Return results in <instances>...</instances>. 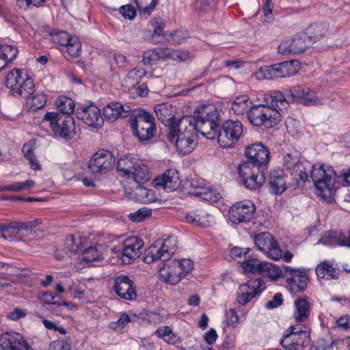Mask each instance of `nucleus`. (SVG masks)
I'll use <instances>...</instances> for the list:
<instances>
[{"mask_svg":"<svg viewBox=\"0 0 350 350\" xmlns=\"http://www.w3.org/2000/svg\"><path fill=\"white\" fill-rule=\"evenodd\" d=\"M247 161L242 162L238 173L246 188L258 189L265 182V166L269 161V151L261 143L254 144L245 150Z\"/></svg>","mask_w":350,"mask_h":350,"instance_id":"obj_1","label":"nucleus"},{"mask_svg":"<svg viewBox=\"0 0 350 350\" xmlns=\"http://www.w3.org/2000/svg\"><path fill=\"white\" fill-rule=\"evenodd\" d=\"M195 120L191 116H183L176 123L171 124L168 128L167 139L176 148L181 154L191 152L196 145L197 134L193 124Z\"/></svg>","mask_w":350,"mask_h":350,"instance_id":"obj_2","label":"nucleus"},{"mask_svg":"<svg viewBox=\"0 0 350 350\" xmlns=\"http://www.w3.org/2000/svg\"><path fill=\"white\" fill-rule=\"evenodd\" d=\"M335 172L331 167H325V165H314L311 171L316 193L324 200L331 202L334 200L336 187L334 186Z\"/></svg>","mask_w":350,"mask_h":350,"instance_id":"obj_3","label":"nucleus"},{"mask_svg":"<svg viewBox=\"0 0 350 350\" xmlns=\"http://www.w3.org/2000/svg\"><path fill=\"white\" fill-rule=\"evenodd\" d=\"M193 269V262L190 259H174L160 269V278L167 284L174 285Z\"/></svg>","mask_w":350,"mask_h":350,"instance_id":"obj_4","label":"nucleus"},{"mask_svg":"<svg viewBox=\"0 0 350 350\" xmlns=\"http://www.w3.org/2000/svg\"><path fill=\"white\" fill-rule=\"evenodd\" d=\"M133 134L141 142L148 141L155 135L154 118L149 113L139 111L129 120Z\"/></svg>","mask_w":350,"mask_h":350,"instance_id":"obj_5","label":"nucleus"},{"mask_svg":"<svg viewBox=\"0 0 350 350\" xmlns=\"http://www.w3.org/2000/svg\"><path fill=\"white\" fill-rule=\"evenodd\" d=\"M44 120L49 122L55 135L66 140L72 139L76 134L75 124L71 116L51 111L45 114Z\"/></svg>","mask_w":350,"mask_h":350,"instance_id":"obj_6","label":"nucleus"},{"mask_svg":"<svg viewBox=\"0 0 350 350\" xmlns=\"http://www.w3.org/2000/svg\"><path fill=\"white\" fill-rule=\"evenodd\" d=\"M280 116L279 111L268 105H254L247 113L248 120L252 125L267 128L277 125L281 120Z\"/></svg>","mask_w":350,"mask_h":350,"instance_id":"obj_7","label":"nucleus"},{"mask_svg":"<svg viewBox=\"0 0 350 350\" xmlns=\"http://www.w3.org/2000/svg\"><path fill=\"white\" fill-rule=\"evenodd\" d=\"M5 85L14 94L29 97L33 92L34 84L32 79L22 69H13L6 76Z\"/></svg>","mask_w":350,"mask_h":350,"instance_id":"obj_8","label":"nucleus"},{"mask_svg":"<svg viewBox=\"0 0 350 350\" xmlns=\"http://www.w3.org/2000/svg\"><path fill=\"white\" fill-rule=\"evenodd\" d=\"M176 250V239L169 237L164 240H157L146 250L144 260L146 263L156 260L165 261L170 258Z\"/></svg>","mask_w":350,"mask_h":350,"instance_id":"obj_9","label":"nucleus"},{"mask_svg":"<svg viewBox=\"0 0 350 350\" xmlns=\"http://www.w3.org/2000/svg\"><path fill=\"white\" fill-rule=\"evenodd\" d=\"M243 133V126L240 121L232 120L224 122L217 135V142L220 146L230 147L238 142Z\"/></svg>","mask_w":350,"mask_h":350,"instance_id":"obj_10","label":"nucleus"},{"mask_svg":"<svg viewBox=\"0 0 350 350\" xmlns=\"http://www.w3.org/2000/svg\"><path fill=\"white\" fill-rule=\"evenodd\" d=\"M242 269L245 273H259L262 275L277 280L282 275V271L275 265L268 261H260L257 259L244 260Z\"/></svg>","mask_w":350,"mask_h":350,"instance_id":"obj_11","label":"nucleus"},{"mask_svg":"<svg viewBox=\"0 0 350 350\" xmlns=\"http://www.w3.org/2000/svg\"><path fill=\"white\" fill-rule=\"evenodd\" d=\"M282 275L286 279L292 293H301L306 288L309 279L304 271L286 266Z\"/></svg>","mask_w":350,"mask_h":350,"instance_id":"obj_12","label":"nucleus"},{"mask_svg":"<svg viewBox=\"0 0 350 350\" xmlns=\"http://www.w3.org/2000/svg\"><path fill=\"white\" fill-rule=\"evenodd\" d=\"M255 211V205L251 200H243L236 202L230 207L228 218L234 224L245 223L254 217Z\"/></svg>","mask_w":350,"mask_h":350,"instance_id":"obj_13","label":"nucleus"},{"mask_svg":"<svg viewBox=\"0 0 350 350\" xmlns=\"http://www.w3.org/2000/svg\"><path fill=\"white\" fill-rule=\"evenodd\" d=\"M254 241L257 248L269 258L278 260L282 256V252L271 233L261 232L254 236Z\"/></svg>","mask_w":350,"mask_h":350,"instance_id":"obj_14","label":"nucleus"},{"mask_svg":"<svg viewBox=\"0 0 350 350\" xmlns=\"http://www.w3.org/2000/svg\"><path fill=\"white\" fill-rule=\"evenodd\" d=\"M265 288V283L260 278L252 279L240 285L237 291V301L242 306L258 296Z\"/></svg>","mask_w":350,"mask_h":350,"instance_id":"obj_15","label":"nucleus"},{"mask_svg":"<svg viewBox=\"0 0 350 350\" xmlns=\"http://www.w3.org/2000/svg\"><path fill=\"white\" fill-rule=\"evenodd\" d=\"M285 92L289 103L300 102L305 105H319L323 104L322 100L316 96L315 92L311 91L307 87L295 85Z\"/></svg>","mask_w":350,"mask_h":350,"instance_id":"obj_16","label":"nucleus"},{"mask_svg":"<svg viewBox=\"0 0 350 350\" xmlns=\"http://www.w3.org/2000/svg\"><path fill=\"white\" fill-rule=\"evenodd\" d=\"M116 159L107 150H98L94 154L88 163V168L92 174L107 173L114 165Z\"/></svg>","mask_w":350,"mask_h":350,"instance_id":"obj_17","label":"nucleus"},{"mask_svg":"<svg viewBox=\"0 0 350 350\" xmlns=\"http://www.w3.org/2000/svg\"><path fill=\"white\" fill-rule=\"evenodd\" d=\"M77 116L85 124L96 129L100 128L104 122L100 110L94 105L78 108Z\"/></svg>","mask_w":350,"mask_h":350,"instance_id":"obj_18","label":"nucleus"},{"mask_svg":"<svg viewBox=\"0 0 350 350\" xmlns=\"http://www.w3.org/2000/svg\"><path fill=\"white\" fill-rule=\"evenodd\" d=\"M113 289L120 297L125 300H133L137 297L133 282L126 275H120L114 279Z\"/></svg>","mask_w":350,"mask_h":350,"instance_id":"obj_19","label":"nucleus"},{"mask_svg":"<svg viewBox=\"0 0 350 350\" xmlns=\"http://www.w3.org/2000/svg\"><path fill=\"white\" fill-rule=\"evenodd\" d=\"M53 40L66 48V51L71 57H77L81 48V44L77 37H72L66 31H59L52 35Z\"/></svg>","mask_w":350,"mask_h":350,"instance_id":"obj_20","label":"nucleus"},{"mask_svg":"<svg viewBox=\"0 0 350 350\" xmlns=\"http://www.w3.org/2000/svg\"><path fill=\"white\" fill-rule=\"evenodd\" d=\"M191 186L193 188V191H191V195L202 200L215 202L221 198L219 191L216 189L206 186L204 182L200 183L198 180H192Z\"/></svg>","mask_w":350,"mask_h":350,"instance_id":"obj_21","label":"nucleus"},{"mask_svg":"<svg viewBox=\"0 0 350 350\" xmlns=\"http://www.w3.org/2000/svg\"><path fill=\"white\" fill-rule=\"evenodd\" d=\"M144 245L142 239L137 237H129L124 240L122 249V258L124 263H129L131 260L138 257Z\"/></svg>","mask_w":350,"mask_h":350,"instance_id":"obj_22","label":"nucleus"},{"mask_svg":"<svg viewBox=\"0 0 350 350\" xmlns=\"http://www.w3.org/2000/svg\"><path fill=\"white\" fill-rule=\"evenodd\" d=\"M0 350H29V348L19 334L5 333L0 336Z\"/></svg>","mask_w":350,"mask_h":350,"instance_id":"obj_23","label":"nucleus"},{"mask_svg":"<svg viewBox=\"0 0 350 350\" xmlns=\"http://www.w3.org/2000/svg\"><path fill=\"white\" fill-rule=\"evenodd\" d=\"M154 182L157 187H162L167 192L176 190L180 185L178 172L175 170H167L162 176L157 177Z\"/></svg>","mask_w":350,"mask_h":350,"instance_id":"obj_24","label":"nucleus"},{"mask_svg":"<svg viewBox=\"0 0 350 350\" xmlns=\"http://www.w3.org/2000/svg\"><path fill=\"white\" fill-rule=\"evenodd\" d=\"M318 243L328 246L350 247L349 230L346 234L337 231L329 232L323 236Z\"/></svg>","mask_w":350,"mask_h":350,"instance_id":"obj_25","label":"nucleus"},{"mask_svg":"<svg viewBox=\"0 0 350 350\" xmlns=\"http://www.w3.org/2000/svg\"><path fill=\"white\" fill-rule=\"evenodd\" d=\"M195 120V123L193 124L196 127V134L198 132L200 133L202 135L208 139H214L218 135V126L219 121H204L203 120Z\"/></svg>","mask_w":350,"mask_h":350,"instance_id":"obj_26","label":"nucleus"},{"mask_svg":"<svg viewBox=\"0 0 350 350\" xmlns=\"http://www.w3.org/2000/svg\"><path fill=\"white\" fill-rule=\"evenodd\" d=\"M274 65L275 78L289 77L296 75L300 69L297 60L283 62Z\"/></svg>","mask_w":350,"mask_h":350,"instance_id":"obj_27","label":"nucleus"},{"mask_svg":"<svg viewBox=\"0 0 350 350\" xmlns=\"http://www.w3.org/2000/svg\"><path fill=\"white\" fill-rule=\"evenodd\" d=\"M128 111L120 103L111 102L103 108V116L107 121L113 122L119 118L125 117Z\"/></svg>","mask_w":350,"mask_h":350,"instance_id":"obj_28","label":"nucleus"},{"mask_svg":"<svg viewBox=\"0 0 350 350\" xmlns=\"http://www.w3.org/2000/svg\"><path fill=\"white\" fill-rule=\"evenodd\" d=\"M186 219L188 223L202 227L208 226L213 223V217L202 209L188 213Z\"/></svg>","mask_w":350,"mask_h":350,"instance_id":"obj_29","label":"nucleus"},{"mask_svg":"<svg viewBox=\"0 0 350 350\" xmlns=\"http://www.w3.org/2000/svg\"><path fill=\"white\" fill-rule=\"evenodd\" d=\"M86 238L79 234L70 235L64 240L63 250L66 254L70 256L81 251Z\"/></svg>","mask_w":350,"mask_h":350,"instance_id":"obj_30","label":"nucleus"},{"mask_svg":"<svg viewBox=\"0 0 350 350\" xmlns=\"http://www.w3.org/2000/svg\"><path fill=\"white\" fill-rule=\"evenodd\" d=\"M316 273L319 278L331 280L338 279L340 270L334 266L332 262L325 260L319 264L316 268Z\"/></svg>","mask_w":350,"mask_h":350,"instance_id":"obj_31","label":"nucleus"},{"mask_svg":"<svg viewBox=\"0 0 350 350\" xmlns=\"http://www.w3.org/2000/svg\"><path fill=\"white\" fill-rule=\"evenodd\" d=\"M190 116L204 121H219L218 110L213 105H202L195 110L193 116Z\"/></svg>","mask_w":350,"mask_h":350,"instance_id":"obj_32","label":"nucleus"},{"mask_svg":"<svg viewBox=\"0 0 350 350\" xmlns=\"http://www.w3.org/2000/svg\"><path fill=\"white\" fill-rule=\"evenodd\" d=\"M328 31V25L325 23H314L310 25L304 33L310 43L323 38Z\"/></svg>","mask_w":350,"mask_h":350,"instance_id":"obj_33","label":"nucleus"},{"mask_svg":"<svg viewBox=\"0 0 350 350\" xmlns=\"http://www.w3.org/2000/svg\"><path fill=\"white\" fill-rule=\"evenodd\" d=\"M18 52L15 46L0 43V71L16 58Z\"/></svg>","mask_w":350,"mask_h":350,"instance_id":"obj_34","label":"nucleus"},{"mask_svg":"<svg viewBox=\"0 0 350 350\" xmlns=\"http://www.w3.org/2000/svg\"><path fill=\"white\" fill-rule=\"evenodd\" d=\"M128 178H133L137 183H144L149 180L147 166L142 161L134 162Z\"/></svg>","mask_w":350,"mask_h":350,"instance_id":"obj_35","label":"nucleus"},{"mask_svg":"<svg viewBox=\"0 0 350 350\" xmlns=\"http://www.w3.org/2000/svg\"><path fill=\"white\" fill-rule=\"evenodd\" d=\"M270 186L275 194H282L286 189V183L282 171L275 170L270 174Z\"/></svg>","mask_w":350,"mask_h":350,"instance_id":"obj_36","label":"nucleus"},{"mask_svg":"<svg viewBox=\"0 0 350 350\" xmlns=\"http://www.w3.org/2000/svg\"><path fill=\"white\" fill-rule=\"evenodd\" d=\"M294 317L297 322H304L310 313V305L306 299L295 301Z\"/></svg>","mask_w":350,"mask_h":350,"instance_id":"obj_37","label":"nucleus"},{"mask_svg":"<svg viewBox=\"0 0 350 350\" xmlns=\"http://www.w3.org/2000/svg\"><path fill=\"white\" fill-rule=\"evenodd\" d=\"M252 101L245 96H237L231 104V109L237 115H243L245 113H249L252 106Z\"/></svg>","mask_w":350,"mask_h":350,"instance_id":"obj_38","label":"nucleus"},{"mask_svg":"<svg viewBox=\"0 0 350 350\" xmlns=\"http://www.w3.org/2000/svg\"><path fill=\"white\" fill-rule=\"evenodd\" d=\"M1 235L3 238L8 241H12L18 238V234L22 233L24 234V230L21 228V222H14L9 225L0 226Z\"/></svg>","mask_w":350,"mask_h":350,"instance_id":"obj_39","label":"nucleus"},{"mask_svg":"<svg viewBox=\"0 0 350 350\" xmlns=\"http://www.w3.org/2000/svg\"><path fill=\"white\" fill-rule=\"evenodd\" d=\"M286 92L282 93L279 91H273L269 94L270 107L278 110L286 109L289 104Z\"/></svg>","mask_w":350,"mask_h":350,"instance_id":"obj_40","label":"nucleus"},{"mask_svg":"<svg viewBox=\"0 0 350 350\" xmlns=\"http://www.w3.org/2000/svg\"><path fill=\"white\" fill-rule=\"evenodd\" d=\"M155 112L158 118L165 124H167V129L170 124L175 123L173 121L174 116L172 111V107L165 104L160 105L155 108Z\"/></svg>","mask_w":350,"mask_h":350,"instance_id":"obj_41","label":"nucleus"},{"mask_svg":"<svg viewBox=\"0 0 350 350\" xmlns=\"http://www.w3.org/2000/svg\"><path fill=\"white\" fill-rule=\"evenodd\" d=\"M142 76H145V72H140L139 70L133 69L122 79V85L125 89L131 90L139 83Z\"/></svg>","mask_w":350,"mask_h":350,"instance_id":"obj_42","label":"nucleus"},{"mask_svg":"<svg viewBox=\"0 0 350 350\" xmlns=\"http://www.w3.org/2000/svg\"><path fill=\"white\" fill-rule=\"evenodd\" d=\"M35 185L36 183L30 179L23 182H14L7 185L0 186V191L19 192L21 191H27L33 188Z\"/></svg>","mask_w":350,"mask_h":350,"instance_id":"obj_43","label":"nucleus"},{"mask_svg":"<svg viewBox=\"0 0 350 350\" xmlns=\"http://www.w3.org/2000/svg\"><path fill=\"white\" fill-rule=\"evenodd\" d=\"M55 105L60 111L59 114H66L70 116L72 114L75 104L72 99L66 96H60L55 100Z\"/></svg>","mask_w":350,"mask_h":350,"instance_id":"obj_44","label":"nucleus"},{"mask_svg":"<svg viewBox=\"0 0 350 350\" xmlns=\"http://www.w3.org/2000/svg\"><path fill=\"white\" fill-rule=\"evenodd\" d=\"M284 165L291 172L295 170H300L302 167L300 154L296 150L288 153L284 158Z\"/></svg>","mask_w":350,"mask_h":350,"instance_id":"obj_45","label":"nucleus"},{"mask_svg":"<svg viewBox=\"0 0 350 350\" xmlns=\"http://www.w3.org/2000/svg\"><path fill=\"white\" fill-rule=\"evenodd\" d=\"M290 41L291 42V51L294 54L304 51L311 44L304 33L295 36Z\"/></svg>","mask_w":350,"mask_h":350,"instance_id":"obj_46","label":"nucleus"},{"mask_svg":"<svg viewBox=\"0 0 350 350\" xmlns=\"http://www.w3.org/2000/svg\"><path fill=\"white\" fill-rule=\"evenodd\" d=\"M102 246H90L86 248L82 253L81 260L85 262H91L103 259Z\"/></svg>","mask_w":350,"mask_h":350,"instance_id":"obj_47","label":"nucleus"},{"mask_svg":"<svg viewBox=\"0 0 350 350\" xmlns=\"http://www.w3.org/2000/svg\"><path fill=\"white\" fill-rule=\"evenodd\" d=\"M25 159L29 161L31 169L33 170H40L41 165L33 152V148L31 144H25L22 149Z\"/></svg>","mask_w":350,"mask_h":350,"instance_id":"obj_48","label":"nucleus"},{"mask_svg":"<svg viewBox=\"0 0 350 350\" xmlns=\"http://www.w3.org/2000/svg\"><path fill=\"white\" fill-rule=\"evenodd\" d=\"M25 159L29 161L31 169L33 170H40L41 165L33 152V148L31 144H25L22 149Z\"/></svg>","mask_w":350,"mask_h":350,"instance_id":"obj_49","label":"nucleus"},{"mask_svg":"<svg viewBox=\"0 0 350 350\" xmlns=\"http://www.w3.org/2000/svg\"><path fill=\"white\" fill-rule=\"evenodd\" d=\"M166 53L160 48H155L151 50H148L144 53L143 62L146 65L151 66L157 61L162 58Z\"/></svg>","mask_w":350,"mask_h":350,"instance_id":"obj_50","label":"nucleus"},{"mask_svg":"<svg viewBox=\"0 0 350 350\" xmlns=\"http://www.w3.org/2000/svg\"><path fill=\"white\" fill-rule=\"evenodd\" d=\"M159 0H135L140 15L148 16L155 8Z\"/></svg>","mask_w":350,"mask_h":350,"instance_id":"obj_51","label":"nucleus"},{"mask_svg":"<svg viewBox=\"0 0 350 350\" xmlns=\"http://www.w3.org/2000/svg\"><path fill=\"white\" fill-rule=\"evenodd\" d=\"M301 336L287 333L280 341V345L286 350H295L300 344Z\"/></svg>","mask_w":350,"mask_h":350,"instance_id":"obj_52","label":"nucleus"},{"mask_svg":"<svg viewBox=\"0 0 350 350\" xmlns=\"http://www.w3.org/2000/svg\"><path fill=\"white\" fill-rule=\"evenodd\" d=\"M257 80H270L275 78L274 65L260 67L255 73Z\"/></svg>","mask_w":350,"mask_h":350,"instance_id":"obj_53","label":"nucleus"},{"mask_svg":"<svg viewBox=\"0 0 350 350\" xmlns=\"http://www.w3.org/2000/svg\"><path fill=\"white\" fill-rule=\"evenodd\" d=\"M251 250L250 248L242 249L241 247H234L230 252V255L234 260H237L239 262H243L244 260H251L250 252Z\"/></svg>","mask_w":350,"mask_h":350,"instance_id":"obj_54","label":"nucleus"},{"mask_svg":"<svg viewBox=\"0 0 350 350\" xmlns=\"http://www.w3.org/2000/svg\"><path fill=\"white\" fill-rule=\"evenodd\" d=\"M134 166V162H132L128 158L120 159L117 163V170L120 176L128 178L131 170Z\"/></svg>","mask_w":350,"mask_h":350,"instance_id":"obj_55","label":"nucleus"},{"mask_svg":"<svg viewBox=\"0 0 350 350\" xmlns=\"http://www.w3.org/2000/svg\"><path fill=\"white\" fill-rule=\"evenodd\" d=\"M39 298L41 301L46 305H57V306H67L65 301H61L59 297L57 295H53L51 292H44L39 295Z\"/></svg>","mask_w":350,"mask_h":350,"instance_id":"obj_56","label":"nucleus"},{"mask_svg":"<svg viewBox=\"0 0 350 350\" xmlns=\"http://www.w3.org/2000/svg\"><path fill=\"white\" fill-rule=\"evenodd\" d=\"M150 215L151 210L146 207H143L138 209L135 213H131L129 217V219L133 221L140 222Z\"/></svg>","mask_w":350,"mask_h":350,"instance_id":"obj_57","label":"nucleus"},{"mask_svg":"<svg viewBox=\"0 0 350 350\" xmlns=\"http://www.w3.org/2000/svg\"><path fill=\"white\" fill-rule=\"evenodd\" d=\"M131 321V319L127 314H122L118 321L110 323L109 327L112 330L119 331L122 329Z\"/></svg>","mask_w":350,"mask_h":350,"instance_id":"obj_58","label":"nucleus"},{"mask_svg":"<svg viewBox=\"0 0 350 350\" xmlns=\"http://www.w3.org/2000/svg\"><path fill=\"white\" fill-rule=\"evenodd\" d=\"M189 37V33L184 29H178L175 31L170 36V41L174 44H180L184 42Z\"/></svg>","mask_w":350,"mask_h":350,"instance_id":"obj_59","label":"nucleus"},{"mask_svg":"<svg viewBox=\"0 0 350 350\" xmlns=\"http://www.w3.org/2000/svg\"><path fill=\"white\" fill-rule=\"evenodd\" d=\"M46 103V97L44 94H38L31 98V107L33 110L42 108Z\"/></svg>","mask_w":350,"mask_h":350,"instance_id":"obj_60","label":"nucleus"},{"mask_svg":"<svg viewBox=\"0 0 350 350\" xmlns=\"http://www.w3.org/2000/svg\"><path fill=\"white\" fill-rule=\"evenodd\" d=\"M151 25L154 28L152 38L163 35L164 25L161 18H154L151 21Z\"/></svg>","mask_w":350,"mask_h":350,"instance_id":"obj_61","label":"nucleus"},{"mask_svg":"<svg viewBox=\"0 0 350 350\" xmlns=\"http://www.w3.org/2000/svg\"><path fill=\"white\" fill-rule=\"evenodd\" d=\"M120 13L129 20L133 19L136 16V10L131 5H125L120 8Z\"/></svg>","mask_w":350,"mask_h":350,"instance_id":"obj_62","label":"nucleus"},{"mask_svg":"<svg viewBox=\"0 0 350 350\" xmlns=\"http://www.w3.org/2000/svg\"><path fill=\"white\" fill-rule=\"evenodd\" d=\"M167 56L170 57L174 60L183 62L189 59L190 54L188 51H172L167 53Z\"/></svg>","mask_w":350,"mask_h":350,"instance_id":"obj_63","label":"nucleus"},{"mask_svg":"<svg viewBox=\"0 0 350 350\" xmlns=\"http://www.w3.org/2000/svg\"><path fill=\"white\" fill-rule=\"evenodd\" d=\"M49 350H70V346L66 341L58 340L51 343Z\"/></svg>","mask_w":350,"mask_h":350,"instance_id":"obj_64","label":"nucleus"}]
</instances>
